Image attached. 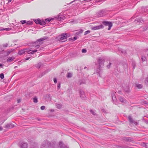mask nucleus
I'll use <instances>...</instances> for the list:
<instances>
[{
    "label": "nucleus",
    "instance_id": "f257e3e1",
    "mask_svg": "<svg viewBox=\"0 0 148 148\" xmlns=\"http://www.w3.org/2000/svg\"><path fill=\"white\" fill-rule=\"evenodd\" d=\"M37 50H29V51H27L26 49H24L22 50H19V55H22L23 53H27L28 54H33L34 53L37 52Z\"/></svg>",
    "mask_w": 148,
    "mask_h": 148
},
{
    "label": "nucleus",
    "instance_id": "f03ea898",
    "mask_svg": "<svg viewBox=\"0 0 148 148\" xmlns=\"http://www.w3.org/2000/svg\"><path fill=\"white\" fill-rule=\"evenodd\" d=\"M70 36V34L67 33L62 34L60 38L59 41L60 42H64L67 40V37Z\"/></svg>",
    "mask_w": 148,
    "mask_h": 148
},
{
    "label": "nucleus",
    "instance_id": "7ed1b4c3",
    "mask_svg": "<svg viewBox=\"0 0 148 148\" xmlns=\"http://www.w3.org/2000/svg\"><path fill=\"white\" fill-rule=\"evenodd\" d=\"M51 145L50 143L47 140H44L42 143L41 148H49Z\"/></svg>",
    "mask_w": 148,
    "mask_h": 148
},
{
    "label": "nucleus",
    "instance_id": "20e7f679",
    "mask_svg": "<svg viewBox=\"0 0 148 148\" xmlns=\"http://www.w3.org/2000/svg\"><path fill=\"white\" fill-rule=\"evenodd\" d=\"M103 23L106 26H108V30H110L112 25V22H109L107 21H105L103 22Z\"/></svg>",
    "mask_w": 148,
    "mask_h": 148
},
{
    "label": "nucleus",
    "instance_id": "39448f33",
    "mask_svg": "<svg viewBox=\"0 0 148 148\" xmlns=\"http://www.w3.org/2000/svg\"><path fill=\"white\" fill-rule=\"evenodd\" d=\"M34 21L36 23L38 24L41 25H44L46 24L45 22L39 19L35 20Z\"/></svg>",
    "mask_w": 148,
    "mask_h": 148
},
{
    "label": "nucleus",
    "instance_id": "423d86ee",
    "mask_svg": "<svg viewBox=\"0 0 148 148\" xmlns=\"http://www.w3.org/2000/svg\"><path fill=\"white\" fill-rule=\"evenodd\" d=\"M104 60L103 58L100 57L99 58L98 60V62L99 64L100 67H101L102 66H103Z\"/></svg>",
    "mask_w": 148,
    "mask_h": 148
},
{
    "label": "nucleus",
    "instance_id": "0eeeda50",
    "mask_svg": "<svg viewBox=\"0 0 148 148\" xmlns=\"http://www.w3.org/2000/svg\"><path fill=\"white\" fill-rule=\"evenodd\" d=\"M106 14L104 10H101L99 11L97 13V16L98 17H100L104 16Z\"/></svg>",
    "mask_w": 148,
    "mask_h": 148
},
{
    "label": "nucleus",
    "instance_id": "6e6552de",
    "mask_svg": "<svg viewBox=\"0 0 148 148\" xmlns=\"http://www.w3.org/2000/svg\"><path fill=\"white\" fill-rule=\"evenodd\" d=\"M79 94L80 97L82 99H85L86 98V96L85 94V93L83 90H80L79 91Z\"/></svg>",
    "mask_w": 148,
    "mask_h": 148
},
{
    "label": "nucleus",
    "instance_id": "1a4fd4ad",
    "mask_svg": "<svg viewBox=\"0 0 148 148\" xmlns=\"http://www.w3.org/2000/svg\"><path fill=\"white\" fill-rule=\"evenodd\" d=\"M103 27V25L102 24H101L98 26L92 27L91 28V29L93 30H96L102 28Z\"/></svg>",
    "mask_w": 148,
    "mask_h": 148
},
{
    "label": "nucleus",
    "instance_id": "9d476101",
    "mask_svg": "<svg viewBox=\"0 0 148 148\" xmlns=\"http://www.w3.org/2000/svg\"><path fill=\"white\" fill-rule=\"evenodd\" d=\"M15 125L12 123H10L5 125V127L6 128L11 129L14 127Z\"/></svg>",
    "mask_w": 148,
    "mask_h": 148
},
{
    "label": "nucleus",
    "instance_id": "9b49d317",
    "mask_svg": "<svg viewBox=\"0 0 148 148\" xmlns=\"http://www.w3.org/2000/svg\"><path fill=\"white\" fill-rule=\"evenodd\" d=\"M48 37H43L42 38H41L38 39L36 41L35 43H38V42H40L41 41L45 40H47L48 39Z\"/></svg>",
    "mask_w": 148,
    "mask_h": 148
},
{
    "label": "nucleus",
    "instance_id": "f8f14e48",
    "mask_svg": "<svg viewBox=\"0 0 148 148\" xmlns=\"http://www.w3.org/2000/svg\"><path fill=\"white\" fill-rule=\"evenodd\" d=\"M59 147L60 148H69L67 146H65L62 142L60 141L59 143Z\"/></svg>",
    "mask_w": 148,
    "mask_h": 148
},
{
    "label": "nucleus",
    "instance_id": "ddd939ff",
    "mask_svg": "<svg viewBox=\"0 0 148 148\" xmlns=\"http://www.w3.org/2000/svg\"><path fill=\"white\" fill-rule=\"evenodd\" d=\"M119 101L122 103H126L127 101L126 100L122 97H119Z\"/></svg>",
    "mask_w": 148,
    "mask_h": 148
},
{
    "label": "nucleus",
    "instance_id": "4468645a",
    "mask_svg": "<svg viewBox=\"0 0 148 148\" xmlns=\"http://www.w3.org/2000/svg\"><path fill=\"white\" fill-rule=\"evenodd\" d=\"M20 147L21 148H27V144L26 143H23Z\"/></svg>",
    "mask_w": 148,
    "mask_h": 148
},
{
    "label": "nucleus",
    "instance_id": "2eb2a0df",
    "mask_svg": "<svg viewBox=\"0 0 148 148\" xmlns=\"http://www.w3.org/2000/svg\"><path fill=\"white\" fill-rule=\"evenodd\" d=\"M57 18L58 20L61 21L64 20V17L62 15H60L58 16Z\"/></svg>",
    "mask_w": 148,
    "mask_h": 148
},
{
    "label": "nucleus",
    "instance_id": "dca6fc26",
    "mask_svg": "<svg viewBox=\"0 0 148 148\" xmlns=\"http://www.w3.org/2000/svg\"><path fill=\"white\" fill-rule=\"evenodd\" d=\"M116 93L115 92L114 93V92H113L111 93V96L112 100L113 101H114L115 100H116V98L115 97V95L114 94V93Z\"/></svg>",
    "mask_w": 148,
    "mask_h": 148
},
{
    "label": "nucleus",
    "instance_id": "f3484780",
    "mask_svg": "<svg viewBox=\"0 0 148 148\" xmlns=\"http://www.w3.org/2000/svg\"><path fill=\"white\" fill-rule=\"evenodd\" d=\"M124 89L125 91L127 93H129L130 92V90L128 86L126 87H124Z\"/></svg>",
    "mask_w": 148,
    "mask_h": 148
},
{
    "label": "nucleus",
    "instance_id": "a211bd4d",
    "mask_svg": "<svg viewBox=\"0 0 148 148\" xmlns=\"http://www.w3.org/2000/svg\"><path fill=\"white\" fill-rule=\"evenodd\" d=\"M135 86L137 88L139 89H141L142 88L143 86L141 84H136L135 85Z\"/></svg>",
    "mask_w": 148,
    "mask_h": 148
},
{
    "label": "nucleus",
    "instance_id": "6ab92c4d",
    "mask_svg": "<svg viewBox=\"0 0 148 148\" xmlns=\"http://www.w3.org/2000/svg\"><path fill=\"white\" fill-rule=\"evenodd\" d=\"M12 51V49H8L6 51V55L7 56Z\"/></svg>",
    "mask_w": 148,
    "mask_h": 148
},
{
    "label": "nucleus",
    "instance_id": "aec40b11",
    "mask_svg": "<svg viewBox=\"0 0 148 148\" xmlns=\"http://www.w3.org/2000/svg\"><path fill=\"white\" fill-rule=\"evenodd\" d=\"M128 118L130 122L131 123H132L134 121V120L132 118L131 116L130 115L129 116H128Z\"/></svg>",
    "mask_w": 148,
    "mask_h": 148
},
{
    "label": "nucleus",
    "instance_id": "412c9836",
    "mask_svg": "<svg viewBox=\"0 0 148 148\" xmlns=\"http://www.w3.org/2000/svg\"><path fill=\"white\" fill-rule=\"evenodd\" d=\"M14 59V58L12 57H10L8 58L7 60V62H12Z\"/></svg>",
    "mask_w": 148,
    "mask_h": 148
},
{
    "label": "nucleus",
    "instance_id": "4be33fe9",
    "mask_svg": "<svg viewBox=\"0 0 148 148\" xmlns=\"http://www.w3.org/2000/svg\"><path fill=\"white\" fill-rule=\"evenodd\" d=\"M62 104H57V103H56V107H57V108L58 109H60L62 106Z\"/></svg>",
    "mask_w": 148,
    "mask_h": 148
},
{
    "label": "nucleus",
    "instance_id": "5701e85b",
    "mask_svg": "<svg viewBox=\"0 0 148 148\" xmlns=\"http://www.w3.org/2000/svg\"><path fill=\"white\" fill-rule=\"evenodd\" d=\"M143 20L142 19L137 18L135 20V22H138L139 23H140Z\"/></svg>",
    "mask_w": 148,
    "mask_h": 148
},
{
    "label": "nucleus",
    "instance_id": "b1692460",
    "mask_svg": "<svg viewBox=\"0 0 148 148\" xmlns=\"http://www.w3.org/2000/svg\"><path fill=\"white\" fill-rule=\"evenodd\" d=\"M53 18H48L45 19V23L49 22L51 20H53Z\"/></svg>",
    "mask_w": 148,
    "mask_h": 148
},
{
    "label": "nucleus",
    "instance_id": "393cba45",
    "mask_svg": "<svg viewBox=\"0 0 148 148\" xmlns=\"http://www.w3.org/2000/svg\"><path fill=\"white\" fill-rule=\"evenodd\" d=\"M124 140L127 141H131V138L129 137H125L124 139Z\"/></svg>",
    "mask_w": 148,
    "mask_h": 148
},
{
    "label": "nucleus",
    "instance_id": "a878e982",
    "mask_svg": "<svg viewBox=\"0 0 148 148\" xmlns=\"http://www.w3.org/2000/svg\"><path fill=\"white\" fill-rule=\"evenodd\" d=\"M41 65V62H39V63H38L37 64L36 67L38 69H39L40 68Z\"/></svg>",
    "mask_w": 148,
    "mask_h": 148
},
{
    "label": "nucleus",
    "instance_id": "bb28decb",
    "mask_svg": "<svg viewBox=\"0 0 148 148\" xmlns=\"http://www.w3.org/2000/svg\"><path fill=\"white\" fill-rule=\"evenodd\" d=\"M37 144L36 143H35V145H32L30 148H38V146H37Z\"/></svg>",
    "mask_w": 148,
    "mask_h": 148
},
{
    "label": "nucleus",
    "instance_id": "cd10ccee",
    "mask_svg": "<svg viewBox=\"0 0 148 148\" xmlns=\"http://www.w3.org/2000/svg\"><path fill=\"white\" fill-rule=\"evenodd\" d=\"M72 74L71 73H68L67 74V77L68 78H70L72 77Z\"/></svg>",
    "mask_w": 148,
    "mask_h": 148
},
{
    "label": "nucleus",
    "instance_id": "c85d7f7f",
    "mask_svg": "<svg viewBox=\"0 0 148 148\" xmlns=\"http://www.w3.org/2000/svg\"><path fill=\"white\" fill-rule=\"evenodd\" d=\"M33 23V22L32 21H28L26 22V24L31 25H32Z\"/></svg>",
    "mask_w": 148,
    "mask_h": 148
},
{
    "label": "nucleus",
    "instance_id": "c756f323",
    "mask_svg": "<svg viewBox=\"0 0 148 148\" xmlns=\"http://www.w3.org/2000/svg\"><path fill=\"white\" fill-rule=\"evenodd\" d=\"M33 101L35 103H37L38 102L37 98L36 97H35L33 99Z\"/></svg>",
    "mask_w": 148,
    "mask_h": 148
},
{
    "label": "nucleus",
    "instance_id": "7c9ffc66",
    "mask_svg": "<svg viewBox=\"0 0 148 148\" xmlns=\"http://www.w3.org/2000/svg\"><path fill=\"white\" fill-rule=\"evenodd\" d=\"M141 59L143 61H145L146 60V57L144 56H142L141 57Z\"/></svg>",
    "mask_w": 148,
    "mask_h": 148
},
{
    "label": "nucleus",
    "instance_id": "2f4dec72",
    "mask_svg": "<svg viewBox=\"0 0 148 148\" xmlns=\"http://www.w3.org/2000/svg\"><path fill=\"white\" fill-rule=\"evenodd\" d=\"M0 77L2 79H3L4 78V75L3 73H2L0 74Z\"/></svg>",
    "mask_w": 148,
    "mask_h": 148
},
{
    "label": "nucleus",
    "instance_id": "473e14b6",
    "mask_svg": "<svg viewBox=\"0 0 148 148\" xmlns=\"http://www.w3.org/2000/svg\"><path fill=\"white\" fill-rule=\"evenodd\" d=\"M90 32L89 30H87L85 32L84 35H86L87 34L89 33Z\"/></svg>",
    "mask_w": 148,
    "mask_h": 148
},
{
    "label": "nucleus",
    "instance_id": "72a5a7b5",
    "mask_svg": "<svg viewBox=\"0 0 148 148\" xmlns=\"http://www.w3.org/2000/svg\"><path fill=\"white\" fill-rule=\"evenodd\" d=\"M100 68V67H99V68H98L97 69L96 72L97 73H99L100 72V71L101 70Z\"/></svg>",
    "mask_w": 148,
    "mask_h": 148
},
{
    "label": "nucleus",
    "instance_id": "f704fd0d",
    "mask_svg": "<svg viewBox=\"0 0 148 148\" xmlns=\"http://www.w3.org/2000/svg\"><path fill=\"white\" fill-rule=\"evenodd\" d=\"M11 29V28H4V30H6V31H10Z\"/></svg>",
    "mask_w": 148,
    "mask_h": 148
},
{
    "label": "nucleus",
    "instance_id": "c9c22d12",
    "mask_svg": "<svg viewBox=\"0 0 148 148\" xmlns=\"http://www.w3.org/2000/svg\"><path fill=\"white\" fill-rule=\"evenodd\" d=\"M20 22L22 24H24L25 23H26V21L25 20H23L21 21Z\"/></svg>",
    "mask_w": 148,
    "mask_h": 148
},
{
    "label": "nucleus",
    "instance_id": "e433bc0d",
    "mask_svg": "<svg viewBox=\"0 0 148 148\" xmlns=\"http://www.w3.org/2000/svg\"><path fill=\"white\" fill-rule=\"evenodd\" d=\"M145 84H148V78H146L145 81Z\"/></svg>",
    "mask_w": 148,
    "mask_h": 148
},
{
    "label": "nucleus",
    "instance_id": "4c0bfd02",
    "mask_svg": "<svg viewBox=\"0 0 148 148\" xmlns=\"http://www.w3.org/2000/svg\"><path fill=\"white\" fill-rule=\"evenodd\" d=\"M45 108V106H42L40 107V109L41 110H44Z\"/></svg>",
    "mask_w": 148,
    "mask_h": 148
},
{
    "label": "nucleus",
    "instance_id": "58836bf2",
    "mask_svg": "<svg viewBox=\"0 0 148 148\" xmlns=\"http://www.w3.org/2000/svg\"><path fill=\"white\" fill-rule=\"evenodd\" d=\"M82 53H85L86 52V50L85 49H82Z\"/></svg>",
    "mask_w": 148,
    "mask_h": 148
},
{
    "label": "nucleus",
    "instance_id": "ea45409f",
    "mask_svg": "<svg viewBox=\"0 0 148 148\" xmlns=\"http://www.w3.org/2000/svg\"><path fill=\"white\" fill-rule=\"evenodd\" d=\"M30 58V57H29L28 58H26L25 59H24L23 60H22V61H23V62H25V61L26 60H28L29 59V58Z\"/></svg>",
    "mask_w": 148,
    "mask_h": 148
},
{
    "label": "nucleus",
    "instance_id": "a19ab883",
    "mask_svg": "<svg viewBox=\"0 0 148 148\" xmlns=\"http://www.w3.org/2000/svg\"><path fill=\"white\" fill-rule=\"evenodd\" d=\"M132 123H134L135 125H137L138 124V123L137 122L135 121H133V122Z\"/></svg>",
    "mask_w": 148,
    "mask_h": 148
},
{
    "label": "nucleus",
    "instance_id": "79ce46f5",
    "mask_svg": "<svg viewBox=\"0 0 148 148\" xmlns=\"http://www.w3.org/2000/svg\"><path fill=\"white\" fill-rule=\"evenodd\" d=\"M8 44L7 43H6V44H3V47H8Z\"/></svg>",
    "mask_w": 148,
    "mask_h": 148
},
{
    "label": "nucleus",
    "instance_id": "37998d69",
    "mask_svg": "<svg viewBox=\"0 0 148 148\" xmlns=\"http://www.w3.org/2000/svg\"><path fill=\"white\" fill-rule=\"evenodd\" d=\"M53 81H54V83L55 84H56L57 82V79L55 78H54L53 79Z\"/></svg>",
    "mask_w": 148,
    "mask_h": 148
},
{
    "label": "nucleus",
    "instance_id": "c03bdc74",
    "mask_svg": "<svg viewBox=\"0 0 148 148\" xmlns=\"http://www.w3.org/2000/svg\"><path fill=\"white\" fill-rule=\"evenodd\" d=\"M90 112L93 115H95V113L93 110H90Z\"/></svg>",
    "mask_w": 148,
    "mask_h": 148
},
{
    "label": "nucleus",
    "instance_id": "a18cd8bd",
    "mask_svg": "<svg viewBox=\"0 0 148 148\" xmlns=\"http://www.w3.org/2000/svg\"><path fill=\"white\" fill-rule=\"evenodd\" d=\"M39 47H40V45H37L35 47V48L36 49H37Z\"/></svg>",
    "mask_w": 148,
    "mask_h": 148
},
{
    "label": "nucleus",
    "instance_id": "49530a36",
    "mask_svg": "<svg viewBox=\"0 0 148 148\" xmlns=\"http://www.w3.org/2000/svg\"><path fill=\"white\" fill-rule=\"evenodd\" d=\"M111 64V63H109V64L107 66V67L108 68H109L110 67V65Z\"/></svg>",
    "mask_w": 148,
    "mask_h": 148
},
{
    "label": "nucleus",
    "instance_id": "de8ad7c7",
    "mask_svg": "<svg viewBox=\"0 0 148 148\" xmlns=\"http://www.w3.org/2000/svg\"><path fill=\"white\" fill-rule=\"evenodd\" d=\"M60 87V83H59L58 84V86H57V87H58V89H59Z\"/></svg>",
    "mask_w": 148,
    "mask_h": 148
},
{
    "label": "nucleus",
    "instance_id": "09e8293b",
    "mask_svg": "<svg viewBox=\"0 0 148 148\" xmlns=\"http://www.w3.org/2000/svg\"><path fill=\"white\" fill-rule=\"evenodd\" d=\"M142 145H143V146L145 147H146L147 145H146V144L145 143H142Z\"/></svg>",
    "mask_w": 148,
    "mask_h": 148
},
{
    "label": "nucleus",
    "instance_id": "8fccbe9b",
    "mask_svg": "<svg viewBox=\"0 0 148 148\" xmlns=\"http://www.w3.org/2000/svg\"><path fill=\"white\" fill-rule=\"evenodd\" d=\"M132 66L133 68L134 69L135 67V64L134 63H133Z\"/></svg>",
    "mask_w": 148,
    "mask_h": 148
},
{
    "label": "nucleus",
    "instance_id": "3c124183",
    "mask_svg": "<svg viewBox=\"0 0 148 148\" xmlns=\"http://www.w3.org/2000/svg\"><path fill=\"white\" fill-rule=\"evenodd\" d=\"M77 39V37L76 36H75L73 38V40H76V39Z\"/></svg>",
    "mask_w": 148,
    "mask_h": 148
},
{
    "label": "nucleus",
    "instance_id": "603ef678",
    "mask_svg": "<svg viewBox=\"0 0 148 148\" xmlns=\"http://www.w3.org/2000/svg\"><path fill=\"white\" fill-rule=\"evenodd\" d=\"M4 30V28H2V27H0V31Z\"/></svg>",
    "mask_w": 148,
    "mask_h": 148
},
{
    "label": "nucleus",
    "instance_id": "864d4df0",
    "mask_svg": "<svg viewBox=\"0 0 148 148\" xmlns=\"http://www.w3.org/2000/svg\"><path fill=\"white\" fill-rule=\"evenodd\" d=\"M54 110L53 109H51L50 110V111L51 112H54Z\"/></svg>",
    "mask_w": 148,
    "mask_h": 148
},
{
    "label": "nucleus",
    "instance_id": "5fc2aeb1",
    "mask_svg": "<svg viewBox=\"0 0 148 148\" xmlns=\"http://www.w3.org/2000/svg\"><path fill=\"white\" fill-rule=\"evenodd\" d=\"M3 128L2 127L0 126V131L2 130Z\"/></svg>",
    "mask_w": 148,
    "mask_h": 148
},
{
    "label": "nucleus",
    "instance_id": "6e6d98bb",
    "mask_svg": "<svg viewBox=\"0 0 148 148\" xmlns=\"http://www.w3.org/2000/svg\"><path fill=\"white\" fill-rule=\"evenodd\" d=\"M121 52L122 53H126V51L125 50L123 52L122 51Z\"/></svg>",
    "mask_w": 148,
    "mask_h": 148
},
{
    "label": "nucleus",
    "instance_id": "4d7b16f0",
    "mask_svg": "<svg viewBox=\"0 0 148 148\" xmlns=\"http://www.w3.org/2000/svg\"><path fill=\"white\" fill-rule=\"evenodd\" d=\"M121 91H118V92L120 94L121 93Z\"/></svg>",
    "mask_w": 148,
    "mask_h": 148
},
{
    "label": "nucleus",
    "instance_id": "13d9d810",
    "mask_svg": "<svg viewBox=\"0 0 148 148\" xmlns=\"http://www.w3.org/2000/svg\"><path fill=\"white\" fill-rule=\"evenodd\" d=\"M105 110L104 109H102V112H105Z\"/></svg>",
    "mask_w": 148,
    "mask_h": 148
},
{
    "label": "nucleus",
    "instance_id": "bf43d9fd",
    "mask_svg": "<svg viewBox=\"0 0 148 148\" xmlns=\"http://www.w3.org/2000/svg\"><path fill=\"white\" fill-rule=\"evenodd\" d=\"M12 0H8V2H10Z\"/></svg>",
    "mask_w": 148,
    "mask_h": 148
},
{
    "label": "nucleus",
    "instance_id": "052dcab7",
    "mask_svg": "<svg viewBox=\"0 0 148 148\" xmlns=\"http://www.w3.org/2000/svg\"><path fill=\"white\" fill-rule=\"evenodd\" d=\"M2 66V65L1 64H0V67L1 66Z\"/></svg>",
    "mask_w": 148,
    "mask_h": 148
},
{
    "label": "nucleus",
    "instance_id": "680f3d73",
    "mask_svg": "<svg viewBox=\"0 0 148 148\" xmlns=\"http://www.w3.org/2000/svg\"><path fill=\"white\" fill-rule=\"evenodd\" d=\"M17 102L18 103V99L17 100Z\"/></svg>",
    "mask_w": 148,
    "mask_h": 148
},
{
    "label": "nucleus",
    "instance_id": "e2e57ef3",
    "mask_svg": "<svg viewBox=\"0 0 148 148\" xmlns=\"http://www.w3.org/2000/svg\"><path fill=\"white\" fill-rule=\"evenodd\" d=\"M146 10H147V9H148V7H146Z\"/></svg>",
    "mask_w": 148,
    "mask_h": 148
},
{
    "label": "nucleus",
    "instance_id": "0e129e2a",
    "mask_svg": "<svg viewBox=\"0 0 148 148\" xmlns=\"http://www.w3.org/2000/svg\"><path fill=\"white\" fill-rule=\"evenodd\" d=\"M86 67H84V69H86Z\"/></svg>",
    "mask_w": 148,
    "mask_h": 148
},
{
    "label": "nucleus",
    "instance_id": "69168bd1",
    "mask_svg": "<svg viewBox=\"0 0 148 148\" xmlns=\"http://www.w3.org/2000/svg\"><path fill=\"white\" fill-rule=\"evenodd\" d=\"M42 44V43H40V42L39 43V44Z\"/></svg>",
    "mask_w": 148,
    "mask_h": 148
},
{
    "label": "nucleus",
    "instance_id": "338daca9",
    "mask_svg": "<svg viewBox=\"0 0 148 148\" xmlns=\"http://www.w3.org/2000/svg\"><path fill=\"white\" fill-rule=\"evenodd\" d=\"M19 102H20V100L19 99Z\"/></svg>",
    "mask_w": 148,
    "mask_h": 148
},
{
    "label": "nucleus",
    "instance_id": "774afa93",
    "mask_svg": "<svg viewBox=\"0 0 148 148\" xmlns=\"http://www.w3.org/2000/svg\"><path fill=\"white\" fill-rule=\"evenodd\" d=\"M147 56H148V53L147 54Z\"/></svg>",
    "mask_w": 148,
    "mask_h": 148
}]
</instances>
